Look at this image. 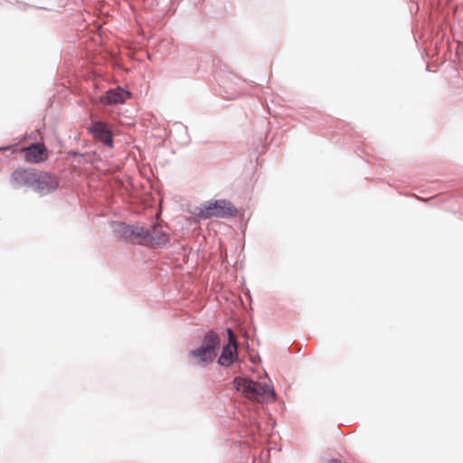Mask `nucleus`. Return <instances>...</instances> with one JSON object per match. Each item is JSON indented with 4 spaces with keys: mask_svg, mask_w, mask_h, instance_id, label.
<instances>
[{
    "mask_svg": "<svg viewBox=\"0 0 463 463\" xmlns=\"http://www.w3.org/2000/svg\"><path fill=\"white\" fill-rule=\"evenodd\" d=\"M237 391L243 393L247 398L264 402L275 399V392L271 386L267 383L253 382L247 378L237 377L233 381Z\"/></svg>",
    "mask_w": 463,
    "mask_h": 463,
    "instance_id": "obj_1",
    "label": "nucleus"
},
{
    "mask_svg": "<svg viewBox=\"0 0 463 463\" xmlns=\"http://www.w3.org/2000/svg\"><path fill=\"white\" fill-rule=\"evenodd\" d=\"M220 345L217 334L208 332L203 339V345L188 353L191 362L197 365L204 366L212 363L216 356V350Z\"/></svg>",
    "mask_w": 463,
    "mask_h": 463,
    "instance_id": "obj_2",
    "label": "nucleus"
},
{
    "mask_svg": "<svg viewBox=\"0 0 463 463\" xmlns=\"http://www.w3.org/2000/svg\"><path fill=\"white\" fill-rule=\"evenodd\" d=\"M197 216L201 219L228 218L237 214L236 207L229 201L215 200L203 204L197 212Z\"/></svg>",
    "mask_w": 463,
    "mask_h": 463,
    "instance_id": "obj_3",
    "label": "nucleus"
},
{
    "mask_svg": "<svg viewBox=\"0 0 463 463\" xmlns=\"http://www.w3.org/2000/svg\"><path fill=\"white\" fill-rule=\"evenodd\" d=\"M33 175L34 177L33 178L31 188L41 194H49L54 191L59 185L57 177L47 172L35 169Z\"/></svg>",
    "mask_w": 463,
    "mask_h": 463,
    "instance_id": "obj_4",
    "label": "nucleus"
},
{
    "mask_svg": "<svg viewBox=\"0 0 463 463\" xmlns=\"http://www.w3.org/2000/svg\"><path fill=\"white\" fill-rule=\"evenodd\" d=\"M26 162L37 164L47 160L48 150L43 143H35L21 149Z\"/></svg>",
    "mask_w": 463,
    "mask_h": 463,
    "instance_id": "obj_5",
    "label": "nucleus"
},
{
    "mask_svg": "<svg viewBox=\"0 0 463 463\" xmlns=\"http://www.w3.org/2000/svg\"><path fill=\"white\" fill-rule=\"evenodd\" d=\"M229 336V343L222 349L218 363L222 366H230L234 359L237 357V340L232 329L227 330Z\"/></svg>",
    "mask_w": 463,
    "mask_h": 463,
    "instance_id": "obj_6",
    "label": "nucleus"
},
{
    "mask_svg": "<svg viewBox=\"0 0 463 463\" xmlns=\"http://www.w3.org/2000/svg\"><path fill=\"white\" fill-rule=\"evenodd\" d=\"M34 170L35 169L23 167L15 169L10 176V183L13 187H31L33 184V178L34 177Z\"/></svg>",
    "mask_w": 463,
    "mask_h": 463,
    "instance_id": "obj_7",
    "label": "nucleus"
},
{
    "mask_svg": "<svg viewBox=\"0 0 463 463\" xmlns=\"http://www.w3.org/2000/svg\"><path fill=\"white\" fill-rule=\"evenodd\" d=\"M90 131L97 140L109 147L113 146L112 133L105 123L101 121L94 122L91 125Z\"/></svg>",
    "mask_w": 463,
    "mask_h": 463,
    "instance_id": "obj_8",
    "label": "nucleus"
},
{
    "mask_svg": "<svg viewBox=\"0 0 463 463\" xmlns=\"http://www.w3.org/2000/svg\"><path fill=\"white\" fill-rule=\"evenodd\" d=\"M131 96L130 92L122 89L117 88L115 90H109L104 95L100 97L101 103L105 105H114L118 103H124Z\"/></svg>",
    "mask_w": 463,
    "mask_h": 463,
    "instance_id": "obj_9",
    "label": "nucleus"
},
{
    "mask_svg": "<svg viewBox=\"0 0 463 463\" xmlns=\"http://www.w3.org/2000/svg\"><path fill=\"white\" fill-rule=\"evenodd\" d=\"M122 232L126 239L134 243H143L147 240V229L142 226H126Z\"/></svg>",
    "mask_w": 463,
    "mask_h": 463,
    "instance_id": "obj_10",
    "label": "nucleus"
},
{
    "mask_svg": "<svg viewBox=\"0 0 463 463\" xmlns=\"http://www.w3.org/2000/svg\"><path fill=\"white\" fill-rule=\"evenodd\" d=\"M147 233L146 241L150 242L152 245L162 246L168 241V235L159 225H155L150 230L147 229Z\"/></svg>",
    "mask_w": 463,
    "mask_h": 463,
    "instance_id": "obj_11",
    "label": "nucleus"
},
{
    "mask_svg": "<svg viewBox=\"0 0 463 463\" xmlns=\"http://www.w3.org/2000/svg\"><path fill=\"white\" fill-rule=\"evenodd\" d=\"M330 463H336V461L333 460V461H331Z\"/></svg>",
    "mask_w": 463,
    "mask_h": 463,
    "instance_id": "obj_12",
    "label": "nucleus"
}]
</instances>
